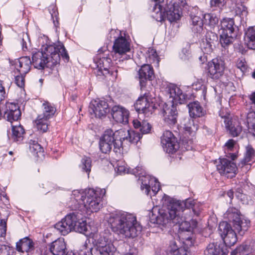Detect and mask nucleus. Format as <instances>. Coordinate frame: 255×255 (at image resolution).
I'll use <instances>...</instances> for the list:
<instances>
[{
    "label": "nucleus",
    "mask_w": 255,
    "mask_h": 255,
    "mask_svg": "<svg viewBox=\"0 0 255 255\" xmlns=\"http://www.w3.org/2000/svg\"><path fill=\"white\" fill-rule=\"evenodd\" d=\"M112 231L123 238L133 239L142 231L136 217L128 212L112 213L107 215Z\"/></svg>",
    "instance_id": "nucleus-2"
},
{
    "label": "nucleus",
    "mask_w": 255,
    "mask_h": 255,
    "mask_svg": "<svg viewBox=\"0 0 255 255\" xmlns=\"http://www.w3.org/2000/svg\"><path fill=\"white\" fill-rule=\"evenodd\" d=\"M16 247L17 250L21 253H28L34 249L33 242L27 237L21 239L17 242Z\"/></svg>",
    "instance_id": "nucleus-27"
},
{
    "label": "nucleus",
    "mask_w": 255,
    "mask_h": 255,
    "mask_svg": "<svg viewBox=\"0 0 255 255\" xmlns=\"http://www.w3.org/2000/svg\"><path fill=\"white\" fill-rule=\"evenodd\" d=\"M4 116L10 123L17 121L21 116V112L18 105L13 103H6Z\"/></svg>",
    "instance_id": "nucleus-21"
},
{
    "label": "nucleus",
    "mask_w": 255,
    "mask_h": 255,
    "mask_svg": "<svg viewBox=\"0 0 255 255\" xmlns=\"http://www.w3.org/2000/svg\"><path fill=\"white\" fill-rule=\"evenodd\" d=\"M6 223L4 220L0 219V237H4L6 235Z\"/></svg>",
    "instance_id": "nucleus-57"
},
{
    "label": "nucleus",
    "mask_w": 255,
    "mask_h": 255,
    "mask_svg": "<svg viewBox=\"0 0 255 255\" xmlns=\"http://www.w3.org/2000/svg\"><path fill=\"white\" fill-rule=\"evenodd\" d=\"M112 115L117 123L126 124L128 123L129 112L123 107L115 106L112 109Z\"/></svg>",
    "instance_id": "nucleus-20"
},
{
    "label": "nucleus",
    "mask_w": 255,
    "mask_h": 255,
    "mask_svg": "<svg viewBox=\"0 0 255 255\" xmlns=\"http://www.w3.org/2000/svg\"><path fill=\"white\" fill-rule=\"evenodd\" d=\"M215 46L206 41L205 40H203L202 43L201 44V48L203 52L205 54H210L213 50V48Z\"/></svg>",
    "instance_id": "nucleus-48"
},
{
    "label": "nucleus",
    "mask_w": 255,
    "mask_h": 255,
    "mask_svg": "<svg viewBox=\"0 0 255 255\" xmlns=\"http://www.w3.org/2000/svg\"><path fill=\"white\" fill-rule=\"evenodd\" d=\"M22 75L21 74L15 77V83L20 88L23 87L24 85V78Z\"/></svg>",
    "instance_id": "nucleus-59"
},
{
    "label": "nucleus",
    "mask_w": 255,
    "mask_h": 255,
    "mask_svg": "<svg viewBox=\"0 0 255 255\" xmlns=\"http://www.w3.org/2000/svg\"><path fill=\"white\" fill-rule=\"evenodd\" d=\"M164 9L166 18L170 22L176 21L180 18L181 12L175 3L170 2Z\"/></svg>",
    "instance_id": "nucleus-23"
},
{
    "label": "nucleus",
    "mask_w": 255,
    "mask_h": 255,
    "mask_svg": "<svg viewBox=\"0 0 255 255\" xmlns=\"http://www.w3.org/2000/svg\"><path fill=\"white\" fill-rule=\"evenodd\" d=\"M113 144L105 141L101 139L99 141V147L101 151L104 153H109L112 149Z\"/></svg>",
    "instance_id": "nucleus-47"
},
{
    "label": "nucleus",
    "mask_w": 255,
    "mask_h": 255,
    "mask_svg": "<svg viewBox=\"0 0 255 255\" xmlns=\"http://www.w3.org/2000/svg\"><path fill=\"white\" fill-rule=\"evenodd\" d=\"M135 110L138 113H142L146 116L151 115L154 110V104L148 98V94L144 93L143 95L139 97L134 104Z\"/></svg>",
    "instance_id": "nucleus-10"
},
{
    "label": "nucleus",
    "mask_w": 255,
    "mask_h": 255,
    "mask_svg": "<svg viewBox=\"0 0 255 255\" xmlns=\"http://www.w3.org/2000/svg\"><path fill=\"white\" fill-rule=\"evenodd\" d=\"M117 172L120 174L128 173L127 168L125 166L123 165H118L117 167Z\"/></svg>",
    "instance_id": "nucleus-64"
},
{
    "label": "nucleus",
    "mask_w": 255,
    "mask_h": 255,
    "mask_svg": "<svg viewBox=\"0 0 255 255\" xmlns=\"http://www.w3.org/2000/svg\"><path fill=\"white\" fill-rule=\"evenodd\" d=\"M141 182V189L144 191V193L148 195L152 189L154 194H156L160 188L159 182L157 180L149 175H146L139 177Z\"/></svg>",
    "instance_id": "nucleus-14"
},
{
    "label": "nucleus",
    "mask_w": 255,
    "mask_h": 255,
    "mask_svg": "<svg viewBox=\"0 0 255 255\" xmlns=\"http://www.w3.org/2000/svg\"><path fill=\"white\" fill-rule=\"evenodd\" d=\"M167 93L170 98L172 99V104H182L185 103L187 96L183 94L181 90L174 85L167 87Z\"/></svg>",
    "instance_id": "nucleus-16"
},
{
    "label": "nucleus",
    "mask_w": 255,
    "mask_h": 255,
    "mask_svg": "<svg viewBox=\"0 0 255 255\" xmlns=\"http://www.w3.org/2000/svg\"><path fill=\"white\" fill-rule=\"evenodd\" d=\"M184 244L188 248L191 247L193 245L194 242V239L193 237L189 236L184 239Z\"/></svg>",
    "instance_id": "nucleus-63"
},
{
    "label": "nucleus",
    "mask_w": 255,
    "mask_h": 255,
    "mask_svg": "<svg viewBox=\"0 0 255 255\" xmlns=\"http://www.w3.org/2000/svg\"><path fill=\"white\" fill-rule=\"evenodd\" d=\"M247 122L249 128L255 137V111H251L248 113Z\"/></svg>",
    "instance_id": "nucleus-42"
},
{
    "label": "nucleus",
    "mask_w": 255,
    "mask_h": 255,
    "mask_svg": "<svg viewBox=\"0 0 255 255\" xmlns=\"http://www.w3.org/2000/svg\"><path fill=\"white\" fill-rule=\"evenodd\" d=\"M228 251L222 242L210 243L204 251L205 255H227Z\"/></svg>",
    "instance_id": "nucleus-22"
},
{
    "label": "nucleus",
    "mask_w": 255,
    "mask_h": 255,
    "mask_svg": "<svg viewBox=\"0 0 255 255\" xmlns=\"http://www.w3.org/2000/svg\"><path fill=\"white\" fill-rule=\"evenodd\" d=\"M42 114L40 115L50 119L54 115L56 112V108L49 102L45 101L42 104Z\"/></svg>",
    "instance_id": "nucleus-33"
},
{
    "label": "nucleus",
    "mask_w": 255,
    "mask_h": 255,
    "mask_svg": "<svg viewBox=\"0 0 255 255\" xmlns=\"http://www.w3.org/2000/svg\"><path fill=\"white\" fill-rule=\"evenodd\" d=\"M148 57L150 60H152L153 62H156V63H158L159 60L158 58L157 54L156 51L151 49L149 50V56Z\"/></svg>",
    "instance_id": "nucleus-58"
},
{
    "label": "nucleus",
    "mask_w": 255,
    "mask_h": 255,
    "mask_svg": "<svg viewBox=\"0 0 255 255\" xmlns=\"http://www.w3.org/2000/svg\"><path fill=\"white\" fill-rule=\"evenodd\" d=\"M162 114L164 121L168 125L173 126L176 123L178 113L176 108L173 104L168 106L165 104L163 106Z\"/></svg>",
    "instance_id": "nucleus-17"
},
{
    "label": "nucleus",
    "mask_w": 255,
    "mask_h": 255,
    "mask_svg": "<svg viewBox=\"0 0 255 255\" xmlns=\"http://www.w3.org/2000/svg\"><path fill=\"white\" fill-rule=\"evenodd\" d=\"M192 31L194 33L200 34L203 31V20L200 17L195 15L192 17Z\"/></svg>",
    "instance_id": "nucleus-35"
},
{
    "label": "nucleus",
    "mask_w": 255,
    "mask_h": 255,
    "mask_svg": "<svg viewBox=\"0 0 255 255\" xmlns=\"http://www.w3.org/2000/svg\"><path fill=\"white\" fill-rule=\"evenodd\" d=\"M89 112L96 117L102 118L105 117L110 112L109 106L106 100L97 99L91 101L89 106Z\"/></svg>",
    "instance_id": "nucleus-11"
},
{
    "label": "nucleus",
    "mask_w": 255,
    "mask_h": 255,
    "mask_svg": "<svg viewBox=\"0 0 255 255\" xmlns=\"http://www.w3.org/2000/svg\"><path fill=\"white\" fill-rule=\"evenodd\" d=\"M172 138H176L173 133L169 130L165 131L161 138V143L162 145H166L168 142H170Z\"/></svg>",
    "instance_id": "nucleus-45"
},
{
    "label": "nucleus",
    "mask_w": 255,
    "mask_h": 255,
    "mask_svg": "<svg viewBox=\"0 0 255 255\" xmlns=\"http://www.w3.org/2000/svg\"><path fill=\"white\" fill-rule=\"evenodd\" d=\"M80 215L75 212L70 213L61 221L56 223L54 227L63 236L67 235L72 231L85 234L88 231L89 226L86 220L81 218Z\"/></svg>",
    "instance_id": "nucleus-6"
},
{
    "label": "nucleus",
    "mask_w": 255,
    "mask_h": 255,
    "mask_svg": "<svg viewBox=\"0 0 255 255\" xmlns=\"http://www.w3.org/2000/svg\"><path fill=\"white\" fill-rule=\"evenodd\" d=\"M172 140L170 142H168V144L165 145H162L164 150L168 153H175L179 148V144L178 143L176 138H172Z\"/></svg>",
    "instance_id": "nucleus-39"
},
{
    "label": "nucleus",
    "mask_w": 255,
    "mask_h": 255,
    "mask_svg": "<svg viewBox=\"0 0 255 255\" xmlns=\"http://www.w3.org/2000/svg\"><path fill=\"white\" fill-rule=\"evenodd\" d=\"M111 62V60L110 58L105 57H100L99 59L95 62L96 68L95 73L97 77H100L102 76L106 77L108 75L110 74L109 68Z\"/></svg>",
    "instance_id": "nucleus-19"
},
{
    "label": "nucleus",
    "mask_w": 255,
    "mask_h": 255,
    "mask_svg": "<svg viewBox=\"0 0 255 255\" xmlns=\"http://www.w3.org/2000/svg\"><path fill=\"white\" fill-rule=\"evenodd\" d=\"M230 131L233 136H238L242 131V128L239 125L232 126L231 122L229 124V127H226Z\"/></svg>",
    "instance_id": "nucleus-46"
},
{
    "label": "nucleus",
    "mask_w": 255,
    "mask_h": 255,
    "mask_svg": "<svg viewBox=\"0 0 255 255\" xmlns=\"http://www.w3.org/2000/svg\"><path fill=\"white\" fill-rule=\"evenodd\" d=\"M49 119L39 115L35 120V123L38 130L43 132L47 131L49 124Z\"/></svg>",
    "instance_id": "nucleus-34"
},
{
    "label": "nucleus",
    "mask_w": 255,
    "mask_h": 255,
    "mask_svg": "<svg viewBox=\"0 0 255 255\" xmlns=\"http://www.w3.org/2000/svg\"><path fill=\"white\" fill-rule=\"evenodd\" d=\"M113 49L115 56H120L121 58L125 56V57H124L123 59L129 58V56H127L126 53L130 50V43L125 37L121 36L116 38L113 46Z\"/></svg>",
    "instance_id": "nucleus-12"
},
{
    "label": "nucleus",
    "mask_w": 255,
    "mask_h": 255,
    "mask_svg": "<svg viewBox=\"0 0 255 255\" xmlns=\"http://www.w3.org/2000/svg\"><path fill=\"white\" fill-rule=\"evenodd\" d=\"M92 160L90 157L85 156L81 160L80 167L83 171L87 172L88 175L91 171Z\"/></svg>",
    "instance_id": "nucleus-44"
},
{
    "label": "nucleus",
    "mask_w": 255,
    "mask_h": 255,
    "mask_svg": "<svg viewBox=\"0 0 255 255\" xmlns=\"http://www.w3.org/2000/svg\"><path fill=\"white\" fill-rule=\"evenodd\" d=\"M132 124L134 128L136 129H139L141 134L148 133L151 128V125L145 121L140 122L138 120H133Z\"/></svg>",
    "instance_id": "nucleus-31"
},
{
    "label": "nucleus",
    "mask_w": 255,
    "mask_h": 255,
    "mask_svg": "<svg viewBox=\"0 0 255 255\" xmlns=\"http://www.w3.org/2000/svg\"><path fill=\"white\" fill-rule=\"evenodd\" d=\"M25 131L23 128L20 125L12 126L11 139L15 142H21L23 139Z\"/></svg>",
    "instance_id": "nucleus-29"
},
{
    "label": "nucleus",
    "mask_w": 255,
    "mask_h": 255,
    "mask_svg": "<svg viewBox=\"0 0 255 255\" xmlns=\"http://www.w3.org/2000/svg\"><path fill=\"white\" fill-rule=\"evenodd\" d=\"M106 192L105 189L100 188H89L85 190H74L71 195V199L73 198V206L79 207L99 206Z\"/></svg>",
    "instance_id": "nucleus-5"
},
{
    "label": "nucleus",
    "mask_w": 255,
    "mask_h": 255,
    "mask_svg": "<svg viewBox=\"0 0 255 255\" xmlns=\"http://www.w3.org/2000/svg\"><path fill=\"white\" fill-rule=\"evenodd\" d=\"M235 22L233 18H225L221 21V32H228L232 34L235 30Z\"/></svg>",
    "instance_id": "nucleus-28"
},
{
    "label": "nucleus",
    "mask_w": 255,
    "mask_h": 255,
    "mask_svg": "<svg viewBox=\"0 0 255 255\" xmlns=\"http://www.w3.org/2000/svg\"><path fill=\"white\" fill-rule=\"evenodd\" d=\"M188 106L190 116L192 118L201 117L205 113V111L198 102L191 103L188 104Z\"/></svg>",
    "instance_id": "nucleus-25"
},
{
    "label": "nucleus",
    "mask_w": 255,
    "mask_h": 255,
    "mask_svg": "<svg viewBox=\"0 0 255 255\" xmlns=\"http://www.w3.org/2000/svg\"><path fill=\"white\" fill-rule=\"evenodd\" d=\"M237 68L244 73L247 69V65L245 60L243 58H239L237 60L236 64Z\"/></svg>",
    "instance_id": "nucleus-53"
},
{
    "label": "nucleus",
    "mask_w": 255,
    "mask_h": 255,
    "mask_svg": "<svg viewBox=\"0 0 255 255\" xmlns=\"http://www.w3.org/2000/svg\"><path fill=\"white\" fill-rule=\"evenodd\" d=\"M230 220H232L233 230L231 225L226 221L222 222L219 225L218 231L226 247L234 246L237 241L236 232L243 236L247 231L250 226V221L241 217L237 208H229L225 214Z\"/></svg>",
    "instance_id": "nucleus-1"
},
{
    "label": "nucleus",
    "mask_w": 255,
    "mask_h": 255,
    "mask_svg": "<svg viewBox=\"0 0 255 255\" xmlns=\"http://www.w3.org/2000/svg\"><path fill=\"white\" fill-rule=\"evenodd\" d=\"M124 131L125 134L123 136H126V137L122 139V141L127 140L130 143H136L142 137L141 133L137 131L129 130H124Z\"/></svg>",
    "instance_id": "nucleus-32"
},
{
    "label": "nucleus",
    "mask_w": 255,
    "mask_h": 255,
    "mask_svg": "<svg viewBox=\"0 0 255 255\" xmlns=\"http://www.w3.org/2000/svg\"><path fill=\"white\" fill-rule=\"evenodd\" d=\"M235 144V141L233 139H229L225 144V153L232 151Z\"/></svg>",
    "instance_id": "nucleus-61"
},
{
    "label": "nucleus",
    "mask_w": 255,
    "mask_h": 255,
    "mask_svg": "<svg viewBox=\"0 0 255 255\" xmlns=\"http://www.w3.org/2000/svg\"><path fill=\"white\" fill-rule=\"evenodd\" d=\"M29 41L28 35L26 33H23L21 40V43L22 45V48L23 50L25 51L27 50V42Z\"/></svg>",
    "instance_id": "nucleus-60"
},
{
    "label": "nucleus",
    "mask_w": 255,
    "mask_h": 255,
    "mask_svg": "<svg viewBox=\"0 0 255 255\" xmlns=\"http://www.w3.org/2000/svg\"><path fill=\"white\" fill-rule=\"evenodd\" d=\"M251 245H247V244H243L242 245L238 247L233 252L235 254H239V255H247L252 250H250V246Z\"/></svg>",
    "instance_id": "nucleus-43"
},
{
    "label": "nucleus",
    "mask_w": 255,
    "mask_h": 255,
    "mask_svg": "<svg viewBox=\"0 0 255 255\" xmlns=\"http://www.w3.org/2000/svg\"><path fill=\"white\" fill-rule=\"evenodd\" d=\"M66 244L63 238H59L49 244L41 251V255H65Z\"/></svg>",
    "instance_id": "nucleus-9"
},
{
    "label": "nucleus",
    "mask_w": 255,
    "mask_h": 255,
    "mask_svg": "<svg viewBox=\"0 0 255 255\" xmlns=\"http://www.w3.org/2000/svg\"><path fill=\"white\" fill-rule=\"evenodd\" d=\"M12 249L10 247L0 244V255H12L10 253Z\"/></svg>",
    "instance_id": "nucleus-54"
},
{
    "label": "nucleus",
    "mask_w": 255,
    "mask_h": 255,
    "mask_svg": "<svg viewBox=\"0 0 255 255\" xmlns=\"http://www.w3.org/2000/svg\"><path fill=\"white\" fill-rule=\"evenodd\" d=\"M96 250L100 255H118L115 246L104 237H100L97 240Z\"/></svg>",
    "instance_id": "nucleus-15"
},
{
    "label": "nucleus",
    "mask_w": 255,
    "mask_h": 255,
    "mask_svg": "<svg viewBox=\"0 0 255 255\" xmlns=\"http://www.w3.org/2000/svg\"><path fill=\"white\" fill-rule=\"evenodd\" d=\"M203 18L205 24L211 27H214L219 21L218 17L214 13H206L204 14Z\"/></svg>",
    "instance_id": "nucleus-41"
},
{
    "label": "nucleus",
    "mask_w": 255,
    "mask_h": 255,
    "mask_svg": "<svg viewBox=\"0 0 255 255\" xmlns=\"http://www.w3.org/2000/svg\"><path fill=\"white\" fill-rule=\"evenodd\" d=\"M184 123L183 128L189 134L195 132L198 129V126L195 123V121L193 119L185 120Z\"/></svg>",
    "instance_id": "nucleus-40"
},
{
    "label": "nucleus",
    "mask_w": 255,
    "mask_h": 255,
    "mask_svg": "<svg viewBox=\"0 0 255 255\" xmlns=\"http://www.w3.org/2000/svg\"><path fill=\"white\" fill-rule=\"evenodd\" d=\"M29 146L30 152L36 157H39L43 155V148L38 143L37 140H30Z\"/></svg>",
    "instance_id": "nucleus-37"
},
{
    "label": "nucleus",
    "mask_w": 255,
    "mask_h": 255,
    "mask_svg": "<svg viewBox=\"0 0 255 255\" xmlns=\"http://www.w3.org/2000/svg\"><path fill=\"white\" fill-rule=\"evenodd\" d=\"M235 10L237 14H240L242 16H247L248 13L247 8L242 4L237 5Z\"/></svg>",
    "instance_id": "nucleus-55"
},
{
    "label": "nucleus",
    "mask_w": 255,
    "mask_h": 255,
    "mask_svg": "<svg viewBox=\"0 0 255 255\" xmlns=\"http://www.w3.org/2000/svg\"><path fill=\"white\" fill-rule=\"evenodd\" d=\"M216 166L220 174L227 178H232L236 174V164L228 159H221Z\"/></svg>",
    "instance_id": "nucleus-13"
},
{
    "label": "nucleus",
    "mask_w": 255,
    "mask_h": 255,
    "mask_svg": "<svg viewBox=\"0 0 255 255\" xmlns=\"http://www.w3.org/2000/svg\"><path fill=\"white\" fill-rule=\"evenodd\" d=\"M41 51H38L32 56V63L35 68L42 69L45 67L52 68L59 64L60 56L69 60V57L61 43L50 44L46 43L42 46Z\"/></svg>",
    "instance_id": "nucleus-3"
},
{
    "label": "nucleus",
    "mask_w": 255,
    "mask_h": 255,
    "mask_svg": "<svg viewBox=\"0 0 255 255\" xmlns=\"http://www.w3.org/2000/svg\"><path fill=\"white\" fill-rule=\"evenodd\" d=\"M255 159V150L251 145H248L246 148L245 156L242 162L245 165H251L250 162Z\"/></svg>",
    "instance_id": "nucleus-38"
},
{
    "label": "nucleus",
    "mask_w": 255,
    "mask_h": 255,
    "mask_svg": "<svg viewBox=\"0 0 255 255\" xmlns=\"http://www.w3.org/2000/svg\"><path fill=\"white\" fill-rule=\"evenodd\" d=\"M163 207H179L180 200L164 195L161 200Z\"/></svg>",
    "instance_id": "nucleus-36"
},
{
    "label": "nucleus",
    "mask_w": 255,
    "mask_h": 255,
    "mask_svg": "<svg viewBox=\"0 0 255 255\" xmlns=\"http://www.w3.org/2000/svg\"><path fill=\"white\" fill-rule=\"evenodd\" d=\"M125 134L124 129H121L114 132L109 128L104 131L100 139L113 144L114 151L120 153L123 149L122 139L126 137L123 136Z\"/></svg>",
    "instance_id": "nucleus-7"
},
{
    "label": "nucleus",
    "mask_w": 255,
    "mask_h": 255,
    "mask_svg": "<svg viewBox=\"0 0 255 255\" xmlns=\"http://www.w3.org/2000/svg\"><path fill=\"white\" fill-rule=\"evenodd\" d=\"M225 3V0H211L210 4L212 7L218 6L221 7Z\"/></svg>",
    "instance_id": "nucleus-62"
},
{
    "label": "nucleus",
    "mask_w": 255,
    "mask_h": 255,
    "mask_svg": "<svg viewBox=\"0 0 255 255\" xmlns=\"http://www.w3.org/2000/svg\"><path fill=\"white\" fill-rule=\"evenodd\" d=\"M225 62L221 59L214 58L207 64L208 76L213 80H219L224 75Z\"/></svg>",
    "instance_id": "nucleus-8"
},
{
    "label": "nucleus",
    "mask_w": 255,
    "mask_h": 255,
    "mask_svg": "<svg viewBox=\"0 0 255 255\" xmlns=\"http://www.w3.org/2000/svg\"><path fill=\"white\" fill-rule=\"evenodd\" d=\"M219 116L224 120V123L225 124V127H229V124L231 123V120L229 118V115L227 113H224L223 111L221 110L219 112Z\"/></svg>",
    "instance_id": "nucleus-56"
},
{
    "label": "nucleus",
    "mask_w": 255,
    "mask_h": 255,
    "mask_svg": "<svg viewBox=\"0 0 255 255\" xmlns=\"http://www.w3.org/2000/svg\"><path fill=\"white\" fill-rule=\"evenodd\" d=\"M245 44L251 49H255V26L249 27L244 35Z\"/></svg>",
    "instance_id": "nucleus-26"
},
{
    "label": "nucleus",
    "mask_w": 255,
    "mask_h": 255,
    "mask_svg": "<svg viewBox=\"0 0 255 255\" xmlns=\"http://www.w3.org/2000/svg\"><path fill=\"white\" fill-rule=\"evenodd\" d=\"M168 255H190V252L185 248H180L178 250L169 251Z\"/></svg>",
    "instance_id": "nucleus-50"
},
{
    "label": "nucleus",
    "mask_w": 255,
    "mask_h": 255,
    "mask_svg": "<svg viewBox=\"0 0 255 255\" xmlns=\"http://www.w3.org/2000/svg\"><path fill=\"white\" fill-rule=\"evenodd\" d=\"M203 81L202 80H198L196 83L193 84V88L196 90H202L204 96L206 94L207 89L203 84Z\"/></svg>",
    "instance_id": "nucleus-52"
},
{
    "label": "nucleus",
    "mask_w": 255,
    "mask_h": 255,
    "mask_svg": "<svg viewBox=\"0 0 255 255\" xmlns=\"http://www.w3.org/2000/svg\"><path fill=\"white\" fill-rule=\"evenodd\" d=\"M138 75L140 89L142 90L145 87L147 81L151 80L154 76L152 67L149 64L143 65L138 71Z\"/></svg>",
    "instance_id": "nucleus-18"
},
{
    "label": "nucleus",
    "mask_w": 255,
    "mask_h": 255,
    "mask_svg": "<svg viewBox=\"0 0 255 255\" xmlns=\"http://www.w3.org/2000/svg\"><path fill=\"white\" fill-rule=\"evenodd\" d=\"M204 40L215 46L218 41V36L215 33L209 31L206 33Z\"/></svg>",
    "instance_id": "nucleus-49"
},
{
    "label": "nucleus",
    "mask_w": 255,
    "mask_h": 255,
    "mask_svg": "<svg viewBox=\"0 0 255 255\" xmlns=\"http://www.w3.org/2000/svg\"><path fill=\"white\" fill-rule=\"evenodd\" d=\"M179 207H193L196 206V201L191 198H189L185 201H180Z\"/></svg>",
    "instance_id": "nucleus-51"
},
{
    "label": "nucleus",
    "mask_w": 255,
    "mask_h": 255,
    "mask_svg": "<svg viewBox=\"0 0 255 255\" xmlns=\"http://www.w3.org/2000/svg\"><path fill=\"white\" fill-rule=\"evenodd\" d=\"M183 208H151L152 215L157 212L158 215L155 216L156 224L166 226L171 222L178 224L179 229L184 232L191 231L190 222L184 221Z\"/></svg>",
    "instance_id": "nucleus-4"
},
{
    "label": "nucleus",
    "mask_w": 255,
    "mask_h": 255,
    "mask_svg": "<svg viewBox=\"0 0 255 255\" xmlns=\"http://www.w3.org/2000/svg\"><path fill=\"white\" fill-rule=\"evenodd\" d=\"M233 37L232 34H230L228 32H221L220 34V43L223 48L222 51H224V53L228 52L227 50L229 45H231L233 42Z\"/></svg>",
    "instance_id": "nucleus-30"
},
{
    "label": "nucleus",
    "mask_w": 255,
    "mask_h": 255,
    "mask_svg": "<svg viewBox=\"0 0 255 255\" xmlns=\"http://www.w3.org/2000/svg\"><path fill=\"white\" fill-rule=\"evenodd\" d=\"M15 65L21 74H26L30 69L31 61L29 57H22L15 61Z\"/></svg>",
    "instance_id": "nucleus-24"
}]
</instances>
